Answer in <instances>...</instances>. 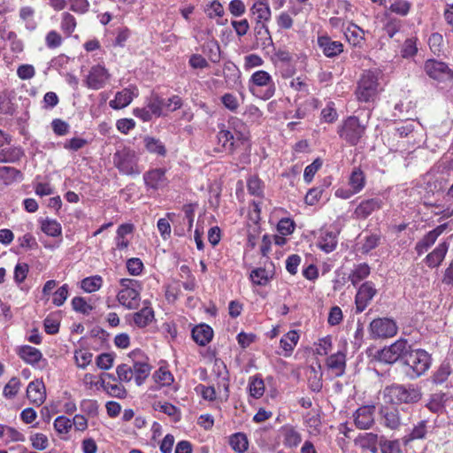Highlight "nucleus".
Here are the masks:
<instances>
[{
	"label": "nucleus",
	"instance_id": "obj_20",
	"mask_svg": "<svg viewBox=\"0 0 453 453\" xmlns=\"http://www.w3.org/2000/svg\"><path fill=\"white\" fill-rule=\"evenodd\" d=\"M118 301L127 309H135L139 304L140 293L135 288L121 289L117 296Z\"/></svg>",
	"mask_w": 453,
	"mask_h": 453
},
{
	"label": "nucleus",
	"instance_id": "obj_45",
	"mask_svg": "<svg viewBox=\"0 0 453 453\" xmlns=\"http://www.w3.org/2000/svg\"><path fill=\"white\" fill-rule=\"evenodd\" d=\"M77 22L73 15L69 12L62 14L61 29L66 36H70L75 30Z\"/></svg>",
	"mask_w": 453,
	"mask_h": 453
},
{
	"label": "nucleus",
	"instance_id": "obj_30",
	"mask_svg": "<svg viewBox=\"0 0 453 453\" xmlns=\"http://www.w3.org/2000/svg\"><path fill=\"white\" fill-rule=\"evenodd\" d=\"M134 94L129 88L118 92L115 98L110 102L112 109L119 110L127 107L133 100Z\"/></svg>",
	"mask_w": 453,
	"mask_h": 453
},
{
	"label": "nucleus",
	"instance_id": "obj_59",
	"mask_svg": "<svg viewBox=\"0 0 453 453\" xmlns=\"http://www.w3.org/2000/svg\"><path fill=\"white\" fill-rule=\"evenodd\" d=\"M74 357L78 367L84 369L91 363L93 354L88 350L81 349L75 351Z\"/></svg>",
	"mask_w": 453,
	"mask_h": 453
},
{
	"label": "nucleus",
	"instance_id": "obj_27",
	"mask_svg": "<svg viewBox=\"0 0 453 453\" xmlns=\"http://www.w3.org/2000/svg\"><path fill=\"white\" fill-rule=\"evenodd\" d=\"M18 355L26 363L33 365L37 364L42 357V354L38 349L29 345L21 346L18 351Z\"/></svg>",
	"mask_w": 453,
	"mask_h": 453
},
{
	"label": "nucleus",
	"instance_id": "obj_51",
	"mask_svg": "<svg viewBox=\"0 0 453 453\" xmlns=\"http://www.w3.org/2000/svg\"><path fill=\"white\" fill-rule=\"evenodd\" d=\"M156 382L160 383L162 386H169L173 381V376L167 369L160 367L153 374Z\"/></svg>",
	"mask_w": 453,
	"mask_h": 453
},
{
	"label": "nucleus",
	"instance_id": "obj_26",
	"mask_svg": "<svg viewBox=\"0 0 453 453\" xmlns=\"http://www.w3.org/2000/svg\"><path fill=\"white\" fill-rule=\"evenodd\" d=\"M348 42L354 47L361 48L365 42V31L358 26L352 24L344 33Z\"/></svg>",
	"mask_w": 453,
	"mask_h": 453
},
{
	"label": "nucleus",
	"instance_id": "obj_25",
	"mask_svg": "<svg viewBox=\"0 0 453 453\" xmlns=\"http://www.w3.org/2000/svg\"><path fill=\"white\" fill-rule=\"evenodd\" d=\"M283 436V444L287 448H296L302 441L301 434L290 425H285L280 428Z\"/></svg>",
	"mask_w": 453,
	"mask_h": 453
},
{
	"label": "nucleus",
	"instance_id": "obj_49",
	"mask_svg": "<svg viewBox=\"0 0 453 453\" xmlns=\"http://www.w3.org/2000/svg\"><path fill=\"white\" fill-rule=\"evenodd\" d=\"M379 446L381 453H402L400 442L397 440L389 441L385 438H380Z\"/></svg>",
	"mask_w": 453,
	"mask_h": 453
},
{
	"label": "nucleus",
	"instance_id": "obj_34",
	"mask_svg": "<svg viewBox=\"0 0 453 453\" xmlns=\"http://www.w3.org/2000/svg\"><path fill=\"white\" fill-rule=\"evenodd\" d=\"M250 11L254 15H256V22L265 23L271 19L270 7L267 4L263 2L255 3Z\"/></svg>",
	"mask_w": 453,
	"mask_h": 453
},
{
	"label": "nucleus",
	"instance_id": "obj_33",
	"mask_svg": "<svg viewBox=\"0 0 453 453\" xmlns=\"http://www.w3.org/2000/svg\"><path fill=\"white\" fill-rule=\"evenodd\" d=\"M371 273V268L368 264L361 263L352 270L351 273L349 276V280L351 281L352 285L357 286L360 281L366 279Z\"/></svg>",
	"mask_w": 453,
	"mask_h": 453
},
{
	"label": "nucleus",
	"instance_id": "obj_55",
	"mask_svg": "<svg viewBox=\"0 0 453 453\" xmlns=\"http://www.w3.org/2000/svg\"><path fill=\"white\" fill-rule=\"evenodd\" d=\"M116 372L118 380L122 382H130L134 377L133 367L127 364L118 365Z\"/></svg>",
	"mask_w": 453,
	"mask_h": 453
},
{
	"label": "nucleus",
	"instance_id": "obj_28",
	"mask_svg": "<svg viewBox=\"0 0 453 453\" xmlns=\"http://www.w3.org/2000/svg\"><path fill=\"white\" fill-rule=\"evenodd\" d=\"M337 242V234L326 230L322 232L318 246L326 253H330L336 249Z\"/></svg>",
	"mask_w": 453,
	"mask_h": 453
},
{
	"label": "nucleus",
	"instance_id": "obj_11",
	"mask_svg": "<svg viewBox=\"0 0 453 453\" xmlns=\"http://www.w3.org/2000/svg\"><path fill=\"white\" fill-rule=\"evenodd\" d=\"M379 414L381 424L391 430H396L403 424L397 405L382 404L380 407Z\"/></svg>",
	"mask_w": 453,
	"mask_h": 453
},
{
	"label": "nucleus",
	"instance_id": "obj_16",
	"mask_svg": "<svg viewBox=\"0 0 453 453\" xmlns=\"http://www.w3.org/2000/svg\"><path fill=\"white\" fill-rule=\"evenodd\" d=\"M318 46L323 54L329 58H334L343 52V44L339 41H334L329 35L318 36Z\"/></svg>",
	"mask_w": 453,
	"mask_h": 453
},
{
	"label": "nucleus",
	"instance_id": "obj_42",
	"mask_svg": "<svg viewBox=\"0 0 453 453\" xmlns=\"http://www.w3.org/2000/svg\"><path fill=\"white\" fill-rule=\"evenodd\" d=\"M101 386L104 388L107 393L113 397H117L119 399H123L127 396V390L122 385L119 384H111L110 382H105L104 379L101 378Z\"/></svg>",
	"mask_w": 453,
	"mask_h": 453
},
{
	"label": "nucleus",
	"instance_id": "obj_54",
	"mask_svg": "<svg viewBox=\"0 0 453 453\" xmlns=\"http://www.w3.org/2000/svg\"><path fill=\"white\" fill-rule=\"evenodd\" d=\"M20 380L17 377H12L4 386L3 395L8 399L13 398L19 392Z\"/></svg>",
	"mask_w": 453,
	"mask_h": 453
},
{
	"label": "nucleus",
	"instance_id": "obj_8",
	"mask_svg": "<svg viewBox=\"0 0 453 453\" xmlns=\"http://www.w3.org/2000/svg\"><path fill=\"white\" fill-rule=\"evenodd\" d=\"M378 76L374 72H365L360 78L357 88V96L360 102L373 100L378 91Z\"/></svg>",
	"mask_w": 453,
	"mask_h": 453
},
{
	"label": "nucleus",
	"instance_id": "obj_32",
	"mask_svg": "<svg viewBox=\"0 0 453 453\" xmlns=\"http://www.w3.org/2000/svg\"><path fill=\"white\" fill-rule=\"evenodd\" d=\"M154 319V311L151 307H143L134 313V322L138 327L147 326Z\"/></svg>",
	"mask_w": 453,
	"mask_h": 453
},
{
	"label": "nucleus",
	"instance_id": "obj_5",
	"mask_svg": "<svg viewBox=\"0 0 453 453\" xmlns=\"http://www.w3.org/2000/svg\"><path fill=\"white\" fill-rule=\"evenodd\" d=\"M365 123H363L357 116H349L338 127L337 133L347 144L356 146L365 136Z\"/></svg>",
	"mask_w": 453,
	"mask_h": 453
},
{
	"label": "nucleus",
	"instance_id": "obj_10",
	"mask_svg": "<svg viewBox=\"0 0 453 453\" xmlns=\"http://www.w3.org/2000/svg\"><path fill=\"white\" fill-rule=\"evenodd\" d=\"M370 334L372 338L393 337L397 333L395 322L388 318H379L370 323Z\"/></svg>",
	"mask_w": 453,
	"mask_h": 453
},
{
	"label": "nucleus",
	"instance_id": "obj_40",
	"mask_svg": "<svg viewBox=\"0 0 453 453\" xmlns=\"http://www.w3.org/2000/svg\"><path fill=\"white\" fill-rule=\"evenodd\" d=\"M229 443L232 449L238 453H244L249 447L247 436L242 433H236L230 437Z\"/></svg>",
	"mask_w": 453,
	"mask_h": 453
},
{
	"label": "nucleus",
	"instance_id": "obj_19",
	"mask_svg": "<svg viewBox=\"0 0 453 453\" xmlns=\"http://www.w3.org/2000/svg\"><path fill=\"white\" fill-rule=\"evenodd\" d=\"M27 396L31 403L41 405L46 399L45 386L42 380L31 381L27 388Z\"/></svg>",
	"mask_w": 453,
	"mask_h": 453
},
{
	"label": "nucleus",
	"instance_id": "obj_47",
	"mask_svg": "<svg viewBox=\"0 0 453 453\" xmlns=\"http://www.w3.org/2000/svg\"><path fill=\"white\" fill-rule=\"evenodd\" d=\"M436 238L431 233H427L424 237L416 243L415 250L418 256L426 252L436 242Z\"/></svg>",
	"mask_w": 453,
	"mask_h": 453
},
{
	"label": "nucleus",
	"instance_id": "obj_53",
	"mask_svg": "<svg viewBox=\"0 0 453 453\" xmlns=\"http://www.w3.org/2000/svg\"><path fill=\"white\" fill-rule=\"evenodd\" d=\"M250 278L253 283L258 286H265L269 282L268 273L261 267L252 270Z\"/></svg>",
	"mask_w": 453,
	"mask_h": 453
},
{
	"label": "nucleus",
	"instance_id": "obj_64",
	"mask_svg": "<svg viewBox=\"0 0 453 453\" xmlns=\"http://www.w3.org/2000/svg\"><path fill=\"white\" fill-rule=\"evenodd\" d=\"M411 4L408 1L399 0L393 3L389 10L398 15L406 16L411 10Z\"/></svg>",
	"mask_w": 453,
	"mask_h": 453
},
{
	"label": "nucleus",
	"instance_id": "obj_21",
	"mask_svg": "<svg viewBox=\"0 0 453 453\" xmlns=\"http://www.w3.org/2000/svg\"><path fill=\"white\" fill-rule=\"evenodd\" d=\"M326 365L335 377H341L346 370V354L342 351L330 355L326 358Z\"/></svg>",
	"mask_w": 453,
	"mask_h": 453
},
{
	"label": "nucleus",
	"instance_id": "obj_31",
	"mask_svg": "<svg viewBox=\"0 0 453 453\" xmlns=\"http://www.w3.org/2000/svg\"><path fill=\"white\" fill-rule=\"evenodd\" d=\"M24 156L20 147H11L0 150V163H16Z\"/></svg>",
	"mask_w": 453,
	"mask_h": 453
},
{
	"label": "nucleus",
	"instance_id": "obj_24",
	"mask_svg": "<svg viewBox=\"0 0 453 453\" xmlns=\"http://www.w3.org/2000/svg\"><path fill=\"white\" fill-rule=\"evenodd\" d=\"M193 340L200 346L207 345L213 337L212 328L206 325L201 324L196 326L191 332Z\"/></svg>",
	"mask_w": 453,
	"mask_h": 453
},
{
	"label": "nucleus",
	"instance_id": "obj_3",
	"mask_svg": "<svg viewBox=\"0 0 453 453\" xmlns=\"http://www.w3.org/2000/svg\"><path fill=\"white\" fill-rule=\"evenodd\" d=\"M432 357L422 349H412L411 345L404 357L403 365L407 375L415 379L423 375L431 366Z\"/></svg>",
	"mask_w": 453,
	"mask_h": 453
},
{
	"label": "nucleus",
	"instance_id": "obj_2",
	"mask_svg": "<svg viewBox=\"0 0 453 453\" xmlns=\"http://www.w3.org/2000/svg\"><path fill=\"white\" fill-rule=\"evenodd\" d=\"M245 129L243 122L237 118H231L228 121L227 129L221 128L217 138L221 144L222 150L233 154L236 149L247 140L242 129ZM218 151H221L219 150Z\"/></svg>",
	"mask_w": 453,
	"mask_h": 453
},
{
	"label": "nucleus",
	"instance_id": "obj_39",
	"mask_svg": "<svg viewBox=\"0 0 453 453\" xmlns=\"http://www.w3.org/2000/svg\"><path fill=\"white\" fill-rule=\"evenodd\" d=\"M0 179L5 183H11L23 180V173L14 167L0 166Z\"/></svg>",
	"mask_w": 453,
	"mask_h": 453
},
{
	"label": "nucleus",
	"instance_id": "obj_1",
	"mask_svg": "<svg viewBox=\"0 0 453 453\" xmlns=\"http://www.w3.org/2000/svg\"><path fill=\"white\" fill-rule=\"evenodd\" d=\"M383 398L387 403L393 405H412L421 400V388L411 383H393L383 389Z\"/></svg>",
	"mask_w": 453,
	"mask_h": 453
},
{
	"label": "nucleus",
	"instance_id": "obj_41",
	"mask_svg": "<svg viewBox=\"0 0 453 453\" xmlns=\"http://www.w3.org/2000/svg\"><path fill=\"white\" fill-rule=\"evenodd\" d=\"M250 394L254 398H260L265 392V383L259 374H256L250 379Z\"/></svg>",
	"mask_w": 453,
	"mask_h": 453
},
{
	"label": "nucleus",
	"instance_id": "obj_22",
	"mask_svg": "<svg viewBox=\"0 0 453 453\" xmlns=\"http://www.w3.org/2000/svg\"><path fill=\"white\" fill-rule=\"evenodd\" d=\"M254 35L257 43L261 49L265 50L269 47H273V41L265 23L256 22Z\"/></svg>",
	"mask_w": 453,
	"mask_h": 453
},
{
	"label": "nucleus",
	"instance_id": "obj_58",
	"mask_svg": "<svg viewBox=\"0 0 453 453\" xmlns=\"http://www.w3.org/2000/svg\"><path fill=\"white\" fill-rule=\"evenodd\" d=\"M32 447L37 450H43L49 446L48 437L41 433H36L30 436Z\"/></svg>",
	"mask_w": 453,
	"mask_h": 453
},
{
	"label": "nucleus",
	"instance_id": "obj_18",
	"mask_svg": "<svg viewBox=\"0 0 453 453\" xmlns=\"http://www.w3.org/2000/svg\"><path fill=\"white\" fill-rule=\"evenodd\" d=\"M383 206V201L380 198L374 197L363 200L355 209L354 215L357 219H365L372 212L380 210Z\"/></svg>",
	"mask_w": 453,
	"mask_h": 453
},
{
	"label": "nucleus",
	"instance_id": "obj_43",
	"mask_svg": "<svg viewBox=\"0 0 453 453\" xmlns=\"http://www.w3.org/2000/svg\"><path fill=\"white\" fill-rule=\"evenodd\" d=\"M102 277L95 275L83 279L81 282V288L87 293H92L98 290L102 287Z\"/></svg>",
	"mask_w": 453,
	"mask_h": 453
},
{
	"label": "nucleus",
	"instance_id": "obj_37",
	"mask_svg": "<svg viewBox=\"0 0 453 453\" xmlns=\"http://www.w3.org/2000/svg\"><path fill=\"white\" fill-rule=\"evenodd\" d=\"M426 433H427L426 421L421 420L418 423L417 426H415L413 427V429L411 430V432L410 434H406L403 438V441L404 444H408L409 442L415 441V440H422V439H425Z\"/></svg>",
	"mask_w": 453,
	"mask_h": 453
},
{
	"label": "nucleus",
	"instance_id": "obj_63",
	"mask_svg": "<svg viewBox=\"0 0 453 453\" xmlns=\"http://www.w3.org/2000/svg\"><path fill=\"white\" fill-rule=\"evenodd\" d=\"M72 425L71 420L65 416H59L54 421V428L58 434H67Z\"/></svg>",
	"mask_w": 453,
	"mask_h": 453
},
{
	"label": "nucleus",
	"instance_id": "obj_29",
	"mask_svg": "<svg viewBox=\"0 0 453 453\" xmlns=\"http://www.w3.org/2000/svg\"><path fill=\"white\" fill-rule=\"evenodd\" d=\"M143 142L148 152L159 157H165L166 148L159 139L147 135L143 138Z\"/></svg>",
	"mask_w": 453,
	"mask_h": 453
},
{
	"label": "nucleus",
	"instance_id": "obj_12",
	"mask_svg": "<svg viewBox=\"0 0 453 453\" xmlns=\"http://www.w3.org/2000/svg\"><path fill=\"white\" fill-rule=\"evenodd\" d=\"M375 411L374 404L363 405L357 409L352 415L355 426L361 430L370 429L375 422Z\"/></svg>",
	"mask_w": 453,
	"mask_h": 453
},
{
	"label": "nucleus",
	"instance_id": "obj_44",
	"mask_svg": "<svg viewBox=\"0 0 453 453\" xmlns=\"http://www.w3.org/2000/svg\"><path fill=\"white\" fill-rule=\"evenodd\" d=\"M365 184L364 173L359 168H355L349 177V185L354 192L358 193Z\"/></svg>",
	"mask_w": 453,
	"mask_h": 453
},
{
	"label": "nucleus",
	"instance_id": "obj_4",
	"mask_svg": "<svg viewBox=\"0 0 453 453\" xmlns=\"http://www.w3.org/2000/svg\"><path fill=\"white\" fill-rule=\"evenodd\" d=\"M139 159L137 153L127 146L119 148L112 156L114 166L120 174L127 176H138L142 173Z\"/></svg>",
	"mask_w": 453,
	"mask_h": 453
},
{
	"label": "nucleus",
	"instance_id": "obj_35",
	"mask_svg": "<svg viewBox=\"0 0 453 453\" xmlns=\"http://www.w3.org/2000/svg\"><path fill=\"white\" fill-rule=\"evenodd\" d=\"M299 340V335L296 331L292 330L284 334L280 341V345L284 349L285 356H288L293 351L294 348L297 344Z\"/></svg>",
	"mask_w": 453,
	"mask_h": 453
},
{
	"label": "nucleus",
	"instance_id": "obj_36",
	"mask_svg": "<svg viewBox=\"0 0 453 453\" xmlns=\"http://www.w3.org/2000/svg\"><path fill=\"white\" fill-rule=\"evenodd\" d=\"M385 19L386 22L383 26V30L389 38H393L401 30L403 21L398 18L389 15L388 12L385 13Z\"/></svg>",
	"mask_w": 453,
	"mask_h": 453
},
{
	"label": "nucleus",
	"instance_id": "obj_60",
	"mask_svg": "<svg viewBox=\"0 0 453 453\" xmlns=\"http://www.w3.org/2000/svg\"><path fill=\"white\" fill-rule=\"evenodd\" d=\"M69 287L67 284L62 285L53 293L52 303L56 306H61L64 304L68 297Z\"/></svg>",
	"mask_w": 453,
	"mask_h": 453
},
{
	"label": "nucleus",
	"instance_id": "obj_57",
	"mask_svg": "<svg viewBox=\"0 0 453 453\" xmlns=\"http://www.w3.org/2000/svg\"><path fill=\"white\" fill-rule=\"evenodd\" d=\"M81 411L88 416L95 417L98 413V404L96 400L84 399L80 404Z\"/></svg>",
	"mask_w": 453,
	"mask_h": 453
},
{
	"label": "nucleus",
	"instance_id": "obj_7",
	"mask_svg": "<svg viewBox=\"0 0 453 453\" xmlns=\"http://www.w3.org/2000/svg\"><path fill=\"white\" fill-rule=\"evenodd\" d=\"M410 343L405 339H399L388 347L379 350L376 359L385 364H394L397 361L403 363L404 357L409 350Z\"/></svg>",
	"mask_w": 453,
	"mask_h": 453
},
{
	"label": "nucleus",
	"instance_id": "obj_46",
	"mask_svg": "<svg viewBox=\"0 0 453 453\" xmlns=\"http://www.w3.org/2000/svg\"><path fill=\"white\" fill-rule=\"evenodd\" d=\"M418 52L417 38L411 37L406 39L401 49V56L403 58H409L416 56Z\"/></svg>",
	"mask_w": 453,
	"mask_h": 453
},
{
	"label": "nucleus",
	"instance_id": "obj_61",
	"mask_svg": "<svg viewBox=\"0 0 453 453\" xmlns=\"http://www.w3.org/2000/svg\"><path fill=\"white\" fill-rule=\"evenodd\" d=\"M322 166V161L320 158H316L311 165H307L304 169L303 179L307 183H310L315 173Z\"/></svg>",
	"mask_w": 453,
	"mask_h": 453
},
{
	"label": "nucleus",
	"instance_id": "obj_14",
	"mask_svg": "<svg viewBox=\"0 0 453 453\" xmlns=\"http://www.w3.org/2000/svg\"><path fill=\"white\" fill-rule=\"evenodd\" d=\"M376 294L377 290L372 281L364 282L355 297L357 312L364 311Z\"/></svg>",
	"mask_w": 453,
	"mask_h": 453
},
{
	"label": "nucleus",
	"instance_id": "obj_62",
	"mask_svg": "<svg viewBox=\"0 0 453 453\" xmlns=\"http://www.w3.org/2000/svg\"><path fill=\"white\" fill-rule=\"evenodd\" d=\"M321 118L326 123H334L337 119L338 114L333 102H328L326 106L321 111Z\"/></svg>",
	"mask_w": 453,
	"mask_h": 453
},
{
	"label": "nucleus",
	"instance_id": "obj_48",
	"mask_svg": "<svg viewBox=\"0 0 453 453\" xmlns=\"http://www.w3.org/2000/svg\"><path fill=\"white\" fill-rule=\"evenodd\" d=\"M450 372L449 364L445 362L441 363L432 377L433 382L435 384H441L445 382Z\"/></svg>",
	"mask_w": 453,
	"mask_h": 453
},
{
	"label": "nucleus",
	"instance_id": "obj_52",
	"mask_svg": "<svg viewBox=\"0 0 453 453\" xmlns=\"http://www.w3.org/2000/svg\"><path fill=\"white\" fill-rule=\"evenodd\" d=\"M72 307L75 311L84 315H88L93 310L92 305L88 304L85 298L81 296H75L73 298Z\"/></svg>",
	"mask_w": 453,
	"mask_h": 453
},
{
	"label": "nucleus",
	"instance_id": "obj_9",
	"mask_svg": "<svg viewBox=\"0 0 453 453\" xmlns=\"http://www.w3.org/2000/svg\"><path fill=\"white\" fill-rule=\"evenodd\" d=\"M424 71L426 74L439 82L453 79V70L444 62L430 58L425 61Z\"/></svg>",
	"mask_w": 453,
	"mask_h": 453
},
{
	"label": "nucleus",
	"instance_id": "obj_13",
	"mask_svg": "<svg viewBox=\"0 0 453 453\" xmlns=\"http://www.w3.org/2000/svg\"><path fill=\"white\" fill-rule=\"evenodd\" d=\"M110 77L111 74L104 66L96 65L90 68L84 82L88 88L98 90L105 86Z\"/></svg>",
	"mask_w": 453,
	"mask_h": 453
},
{
	"label": "nucleus",
	"instance_id": "obj_23",
	"mask_svg": "<svg viewBox=\"0 0 453 453\" xmlns=\"http://www.w3.org/2000/svg\"><path fill=\"white\" fill-rule=\"evenodd\" d=\"M449 250V244L446 242H441L432 252L426 255L425 263L429 268L438 267Z\"/></svg>",
	"mask_w": 453,
	"mask_h": 453
},
{
	"label": "nucleus",
	"instance_id": "obj_38",
	"mask_svg": "<svg viewBox=\"0 0 453 453\" xmlns=\"http://www.w3.org/2000/svg\"><path fill=\"white\" fill-rule=\"evenodd\" d=\"M41 230L51 237H58L62 234V226L56 219H46L42 220Z\"/></svg>",
	"mask_w": 453,
	"mask_h": 453
},
{
	"label": "nucleus",
	"instance_id": "obj_6",
	"mask_svg": "<svg viewBox=\"0 0 453 453\" xmlns=\"http://www.w3.org/2000/svg\"><path fill=\"white\" fill-rule=\"evenodd\" d=\"M250 91L263 100H268L275 94V83L269 73L264 70L255 72L249 81Z\"/></svg>",
	"mask_w": 453,
	"mask_h": 453
},
{
	"label": "nucleus",
	"instance_id": "obj_50",
	"mask_svg": "<svg viewBox=\"0 0 453 453\" xmlns=\"http://www.w3.org/2000/svg\"><path fill=\"white\" fill-rule=\"evenodd\" d=\"M165 105V102L158 96H153L149 100L146 108L150 112L156 117H159L162 114V110Z\"/></svg>",
	"mask_w": 453,
	"mask_h": 453
},
{
	"label": "nucleus",
	"instance_id": "obj_17",
	"mask_svg": "<svg viewBox=\"0 0 453 453\" xmlns=\"http://www.w3.org/2000/svg\"><path fill=\"white\" fill-rule=\"evenodd\" d=\"M140 355H142L140 350H134L129 354V357L133 359V372L134 380L137 386H141L143 384L145 380L150 375L151 366L146 362L142 360L135 361L134 358H137Z\"/></svg>",
	"mask_w": 453,
	"mask_h": 453
},
{
	"label": "nucleus",
	"instance_id": "obj_56",
	"mask_svg": "<svg viewBox=\"0 0 453 453\" xmlns=\"http://www.w3.org/2000/svg\"><path fill=\"white\" fill-rule=\"evenodd\" d=\"M88 141L86 139L81 137H73L69 140H65L63 143V148L69 151H78L88 144Z\"/></svg>",
	"mask_w": 453,
	"mask_h": 453
},
{
	"label": "nucleus",
	"instance_id": "obj_15",
	"mask_svg": "<svg viewBox=\"0 0 453 453\" xmlns=\"http://www.w3.org/2000/svg\"><path fill=\"white\" fill-rule=\"evenodd\" d=\"M166 169L154 168L143 173V180L147 189L157 190L167 184Z\"/></svg>",
	"mask_w": 453,
	"mask_h": 453
}]
</instances>
